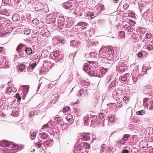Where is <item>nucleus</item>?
<instances>
[{"label": "nucleus", "instance_id": "nucleus-15", "mask_svg": "<svg viewBox=\"0 0 153 153\" xmlns=\"http://www.w3.org/2000/svg\"><path fill=\"white\" fill-rule=\"evenodd\" d=\"M82 148V145L79 144H76L74 149L77 151H80Z\"/></svg>", "mask_w": 153, "mask_h": 153}, {"label": "nucleus", "instance_id": "nucleus-29", "mask_svg": "<svg viewBox=\"0 0 153 153\" xmlns=\"http://www.w3.org/2000/svg\"><path fill=\"white\" fill-rule=\"evenodd\" d=\"M127 30L129 32H132L133 31L134 28L131 26H128L127 28Z\"/></svg>", "mask_w": 153, "mask_h": 153}, {"label": "nucleus", "instance_id": "nucleus-4", "mask_svg": "<svg viewBox=\"0 0 153 153\" xmlns=\"http://www.w3.org/2000/svg\"><path fill=\"white\" fill-rule=\"evenodd\" d=\"M16 91L15 88L12 87H8L6 88V93L7 94H13Z\"/></svg>", "mask_w": 153, "mask_h": 153}, {"label": "nucleus", "instance_id": "nucleus-52", "mask_svg": "<svg viewBox=\"0 0 153 153\" xmlns=\"http://www.w3.org/2000/svg\"><path fill=\"white\" fill-rule=\"evenodd\" d=\"M127 79V78L125 76H122L121 78V79L122 81L123 82L126 81V80Z\"/></svg>", "mask_w": 153, "mask_h": 153}, {"label": "nucleus", "instance_id": "nucleus-24", "mask_svg": "<svg viewBox=\"0 0 153 153\" xmlns=\"http://www.w3.org/2000/svg\"><path fill=\"white\" fill-rule=\"evenodd\" d=\"M126 69L124 66H120L119 67V70L121 72H123L125 71Z\"/></svg>", "mask_w": 153, "mask_h": 153}, {"label": "nucleus", "instance_id": "nucleus-18", "mask_svg": "<svg viewBox=\"0 0 153 153\" xmlns=\"http://www.w3.org/2000/svg\"><path fill=\"white\" fill-rule=\"evenodd\" d=\"M114 52L113 49L111 48H110L108 50L107 52V55L114 54Z\"/></svg>", "mask_w": 153, "mask_h": 153}, {"label": "nucleus", "instance_id": "nucleus-55", "mask_svg": "<svg viewBox=\"0 0 153 153\" xmlns=\"http://www.w3.org/2000/svg\"><path fill=\"white\" fill-rule=\"evenodd\" d=\"M83 93V91L82 89H80L78 92V95L79 96H80Z\"/></svg>", "mask_w": 153, "mask_h": 153}, {"label": "nucleus", "instance_id": "nucleus-60", "mask_svg": "<svg viewBox=\"0 0 153 153\" xmlns=\"http://www.w3.org/2000/svg\"><path fill=\"white\" fill-rule=\"evenodd\" d=\"M132 37L134 39H136L137 38V34L135 33H133L132 35Z\"/></svg>", "mask_w": 153, "mask_h": 153}, {"label": "nucleus", "instance_id": "nucleus-2", "mask_svg": "<svg viewBox=\"0 0 153 153\" xmlns=\"http://www.w3.org/2000/svg\"><path fill=\"white\" fill-rule=\"evenodd\" d=\"M44 7V5L41 3H38L35 6V9L36 11L41 10Z\"/></svg>", "mask_w": 153, "mask_h": 153}, {"label": "nucleus", "instance_id": "nucleus-51", "mask_svg": "<svg viewBox=\"0 0 153 153\" xmlns=\"http://www.w3.org/2000/svg\"><path fill=\"white\" fill-rule=\"evenodd\" d=\"M138 56L139 57L142 58L143 56V55L141 51H140L138 53Z\"/></svg>", "mask_w": 153, "mask_h": 153}, {"label": "nucleus", "instance_id": "nucleus-56", "mask_svg": "<svg viewBox=\"0 0 153 153\" xmlns=\"http://www.w3.org/2000/svg\"><path fill=\"white\" fill-rule=\"evenodd\" d=\"M38 20L37 19H35L32 20V23L33 24H36V23H38Z\"/></svg>", "mask_w": 153, "mask_h": 153}, {"label": "nucleus", "instance_id": "nucleus-61", "mask_svg": "<svg viewBox=\"0 0 153 153\" xmlns=\"http://www.w3.org/2000/svg\"><path fill=\"white\" fill-rule=\"evenodd\" d=\"M48 124H46L44 125L43 126L42 128H48Z\"/></svg>", "mask_w": 153, "mask_h": 153}, {"label": "nucleus", "instance_id": "nucleus-49", "mask_svg": "<svg viewBox=\"0 0 153 153\" xmlns=\"http://www.w3.org/2000/svg\"><path fill=\"white\" fill-rule=\"evenodd\" d=\"M70 108L69 106H67L64 107L63 108V112H67L69 110Z\"/></svg>", "mask_w": 153, "mask_h": 153}, {"label": "nucleus", "instance_id": "nucleus-62", "mask_svg": "<svg viewBox=\"0 0 153 153\" xmlns=\"http://www.w3.org/2000/svg\"><path fill=\"white\" fill-rule=\"evenodd\" d=\"M122 153H128V151L127 150H124L123 151Z\"/></svg>", "mask_w": 153, "mask_h": 153}, {"label": "nucleus", "instance_id": "nucleus-11", "mask_svg": "<svg viewBox=\"0 0 153 153\" xmlns=\"http://www.w3.org/2000/svg\"><path fill=\"white\" fill-rule=\"evenodd\" d=\"M95 7L99 11L101 12L103 10V5L98 4Z\"/></svg>", "mask_w": 153, "mask_h": 153}, {"label": "nucleus", "instance_id": "nucleus-42", "mask_svg": "<svg viewBox=\"0 0 153 153\" xmlns=\"http://www.w3.org/2000/svg\"><path fill=\"white\" fill-rule=\"evenodd\" d=\"M135 16L134 13L132 12H130L128 14V17H134Z\"/></svg>", "mask_w": 153, "mask_h": 153}, {"label": "nucleus", "instance_id": "nucleus-26", "mask_svg": "<svg viewBox=\"0 0 153 153\" xmlns=\"http://www.w3.org/2000/svg\"><path fill=\"white\" fill-rule=\"evenodd\" d=\"M83 69L84 71H86L90 69V67L88 65H86L83 67Z\"/></svg>", "mask_w": 153, "mask_h": 153}, {"label": "nucleus", "instance_id": "nucleus-46", "mask_svg": "<svg viewBox=\"0 0 153 153\" xmlns=\"http://www.w3.org/2000/svg\"><path fill=\"white\" fill-rule=\"evenodd\" d=\"M100 72L102 74H105L107 72V71L105 68H103L100 70Z\"/></svg>", "mask_w": 153, "mask_h": 153}, {"label": "nucleus", "instance_id": "nucleus-39", "mask_svg": "<svg viewBox=\"0 0 153 153\" xmlns=\"http://www.w3.org/2000/svg\"><path fill=\"white\" fill-rule=\"evenodd\" d=\"M50 22L52 23H55V17H52V18H51L49 20Z\"/></svg>", "mask_w": 153, "mask_h": 153}, {"label": "nucleus", "instance_id": "nucleus-63", "mask_svg": "<svg viewBox=\"0 0 153 153\" xmlns=\"http://www.w3.org/2000/svg\"><path fill=\"white\" fill-rule=\"evenodd\" d=\"M19 56H23V57H25V54L24 53H21L19 54Z\"/></svg>", "mask_w": 153, "mask_h": 153}, {"label": "nucleus", "instance_id": "nucleus-16", "mask_svg": "<svg viewBox=\"0 0 153 153\" xmlns=\"http://www.w3.org/2000/svg\"><path fill=\"white\" fill-rule=\"evenodd\" d=\"M83 147L86 149H89L90 148V145L87 143H83Z\"/></svg>", "mask_w": 153, "mask_h": 153}, {"label": "nucleus", "instance_id": "nucleus-45", "mask_svg": "<svg viewBox=\"0 0 153 153\" xmlns=\"http://www.w3.org/2000/svg\"><path fill=\"white\" fill-rule=\"evenodd\" d=\"M109 120L111 123H113L115 121L114 117L111 116L109 117Z\"/></svg>", "mask_w": 153, "mask_h": 153}, {"label": "nucleus", "instance_id": "nucleus-57", "mask_svg": "<svg viewBox=\"0 0 153 153\" xmlns=\"http://www.w3.org/2000/svg\"><path fill=\"white\" fill-rule=\"evenodd\" d=\"M87 15L89 17L91 16V18H92V16H94V15L93 13H91V12H88L87 14Z\"/></svg>", "mask_w": 153, "mask_h": 153}, {"label": "nucleus", "instance_id": "nucleus-40", "mask_svg": "<svg viewBox=\"0 0 153 153\" xmlns=\"http://www.w3.org/2000/svg\"><path fill=\"white\" fill-rule=\"evenodd\" d=\"M104 114L100 113L99 114V118L100 120L103 119L104 117Z\"/></svg>", "mask_w": 153, "mask_h": 153}, {"label": "nucleus", "instance_id": "nucleus-13", "mask_svg": "<svg viewBox=\"0 0 153 153\" xmlns=\"http://www.w3.org/2000/svg\"><path fill=\"white\" fill-rule=\"evenodd\" d=\"M19 70L20 72H22L26 69V66L24 64H21L19 66Z\"/></svg>", "mask_w": 153, "mask_h": 153}, {"label": "nucleus", "instance_id": "nucleus-37", "mask_svg": "<svg viewBox=\"0 0 153 153\" xmlns=\"http://www.w3.org/2000/svg\"><path fill=\"white\" fill-rule=\"evenodd\" d=\"M120 37L124 38L125 37V33L123 31H121L120 33Z\"/></svg>", "mask_w": 153, "mask_h": 153}, {"label": "nucleus", "instance_id": "nucleus-32", "mask_svg": "<svg viewBox=\"0 0 153 153\" xmlns=\"http://www.w3.org/2000/svg\"><path fill=\"white\" fill-rule=\"evenodd\" d=\"M34 145L36 147L38 148H40L42 146V144L40 142L35 143H34Z\"/></svg>", "mask_w": 153, "mask_h": 153}, {"label": "nucleus", "instance_id": "nucleus-20", "mask_svg": "<svg viewBox=\"0 0 153 153\" xmlns=\"http://www.w3.org/2000/svg\"><path fill=\"white\" fill-rule=\"evenodd\" d=\"M106 147V145L105 144H102L101 147L100 152L102 153L104 152L105 148Z\"/></svg>", "mask_w": 153, "mask_h": 153}, {"label": "nucleus", "instance_id": "nucleus-38", "mask_svg": "<svg viewBox=\"0 0 153 153\" xmlns=\"http://www.w3.org/2000/svg\"><path fill=\"white\" fill-rule=\"evenodd\" d=\"M48 134L45 133H43L42 135V138L45 139H46L48 137Z\"/></svg>", "mask_w": 153, "mask_h": 153}, {"label": "nucleus", "instance_id": "nucleus-36", "mask_svg": "<svg viewBox=\"0 0 153 153\" xmlns=\"http://www.w3.org/2000/svg\"><path fill=\"white\" fill-rule=\"evenodd\" d=\"M129 24L131 25H133L135 24H136V22L134 20L130 19L129 21Z\"/></svg>", "mask_w": 153, "mask_h": 153}, {"label": "nucleus", "instance_id": "nucleus-31", "mask_svg": "<svg viewBox=\"0 0 153 153\" xmlns=\"http://www.w3.org/2000/svg\"><path fill=\"white\" fill-rule=\"evenodd\" d=\"M152 35L151 33H148L146 34V39H149L152 37Z\"/></svg>", "mask_w": 153, "mask_h": 153}, {"label": "nucleus", "instance_id": "nucleus-41", "mask_svg": "<svg viewBox=\"0 0 153 153\" xmlns=\"http://www.w3.org/2000/svg\"><path fill=\"white\" fill-rule=\"evenodd\" d=\"M4 153H14V152L12 150L9 149L4 150Z\"/></svg>", "mask_w": 153, "mask_h": 153}, {"label": "nucleus", "instance_id": "nucleus-47", "mask_svg": "<svg viewBox=\"0 0 153 153\" xmlns=\"http://www.w3.org/2000/svg\"><path fill=\"white\" fill-rule=\"evenodd\" d=\"M92 121L94 123L95 122L97 121V117L96 116L94 115L92 117Z\"/></svg>", "mask_w": 153, "mask_h": 153}, {"label": "nucleus", "instance_id": "nucleus-12", "mask_svg": "<svg viewBox=\"0 0 153 153\" xmlns=\"http://www.w3.org/2000/svg\"><path fill=\"white\" fill-rule=\"evenodd\" d=\"M52 141L50 140H48L44 142V145H45L46 147L50 146L52 145Z\"/></svg>", "mask_w": 153, "mask_h": 153}, {"label": "nucleus", "instance_id": "nucleus-25", "mask_svg": "<svg viewBox=\"0 0 153 153\" xmlns=\"http://www.w3.org/2000/svg\"><path fill=\"white\" fill-rule=\"evenodd\" d=\"M53 56L57 58L59 56V54L58 51H55L53 53Z\"/></svg>", "mask_w": 153, "mask_h": 153}, {"label": "nucleus", "instance_id": "nucleus-34", "mask_svg": "<svg viewBox=\"0 0 153 153\" xmlns=\"http://www.w3.org/2000/svg\"><path fill=\"white\" fill-rule=\"evenodd\" d=\"M24 33L26 35H28L30 34V30L29 29H26L24 31Z\"/></svg>", "mask_w": 153, "mask_h": 153}, {"label": "nucleus", "instance_id": "nucleus-64", "mask_svg": "<svg viewBox=\"0 0 153 153\" xmlns=\"http://www.w3.org/2000/svg\"><path fill=\"white\" fill-rule=\"evenodd\" d=\"M58 39L59 40V41L61 42H63L64 41V40L62 39L61 38H59Z\"/></svg>", "mask_w": 153, "mask_h": 153}, {"label": "nucleus", "instance_id": "nucleus-22", "mask_svg": "<svg viewBox=\"0 0 153 153\" xmlns=\"http://www.w3.org/2000/svg\"><path fill=\"white\" fill-rule=\"evenodd\" d=\"M89 118L88 116H85L84 118V120L85 122L84 124L85 125H87Z\"/></svg>", "mask_w": 153, "mask_h": 153}, {"label": "nucleus", "instance_id": "nucleus-58", "mask_svg": "<svg viewBox=\"0 0 153 153\" xmlns=\"http://www.w3.org/2000/svg\"><path fill=\"white\" fill-rule=\"evenodd\" d=\"M36 63H33L30 65V67L33 69L36 66Z\"/></svg>", "mask_w": 153, "mask_h": 153}, {"label": "nucleus", "instance_id": "nucleus-28", "mask_svg": "<svg viewBox=\"0 0 153 153\" xmlns=\"http://www.w3.org/2000/svg\"><path fill=\"white\" fill-rule=\"evenodd\" d=\"M145 111L144 110H141L138 111L136 112V114L138 115H142L144 114Z\"/></svg>", "mask_w": 153, "mask_h": 153}, {"label": "nucleus", "instance_id": "nucleus-21", "mask_svg": "<svg viewBox=\"0 0 153 153\" xmlns=\"http://www.w3.org/2000/svg\"><path fill=\"white\" fill-rule=\"evenodd\" d=\"M36 133L35 132H33L30 135V138L32 140H34L36 138Z\"/></svg>", "mask_w": 153, "mask_h": 153}, {"label": "nucleus", "instance_id": "nucleus-48", "mask_svg": "<svg viewBox=\"0 0 153 153\" xmlns=\"http://www.w3.org/2000/svg\"><path fill=\"white\" fill-rule=\"evenodd\" d=\"M147 48L149 51H151L153 49V45H149L147 47Z\"/></svg>", "mask_w": 153, "mask_h": 153}, {"label": "nucleus", "instance_id": "nucleus-44", "mask_svg": "<svg viewBox=\"0 0 153 153\" xmlns=\"http://www.w3.org/2000/svg\"><path fill=\"white\" fill-rule=\"evenodd\" d=\"M97 123V125H100L101 126L103 127L105 126L104 120L100 122V123H99L98 122Z\"/></svg>", "mask_w": 153, "mask_h": 153}, {"label": "nucleus", "instance_id": "nucleus-6", "mask_svg": "<svg viewBox=\"0 0 153 153\" xmlns=\"http://www.w3.org/2000/svg\"><path fill=\"white\" fill-rule=\"evenodd\" d=\"M147 146V142L145 140L142 141L139 143V146L142 148H146Z\"/></svg>", "mask_w": 153, "mask_h": 153}, {"label": "nucleus", "instance_id": "nucleus-33", "mask_svg": "<svg viewBox=\"0 0 153 153\" xmlns=\"http://www.w3.org/2000/svg\"><path fill=\"white\" fill-rule=\"evenodd\" d=\"M139 31L141 33L143 34L146 32V30L144 28H140Z\"/></svg>", "mask_w": 153, "mask_h": 153}, {"label": "nucleus", "instance_id": "nucleus-9", "mask_svg": "<svg viewBox=\"0 0 153 153\" xmlns=\"http://www.w3.org/2000/svg\"><path fill=\"white\" fill-rule=\"evenodd\" d=\"M65 7L66 9H68L70 8L72 5V3L71 2L68 1L64 4Z\"/></svg>", "mask_w": 153, "mask_h": 153}, {"label": "nucleus", "instance_id": "nucleus-3", "mask_svg": "<svg viewBox=\"0 0 153 153\" xmlns=\"http://www.w3.org/2000/svg\"><path fill=\"white\" fill-rule=\"evenodd\" d=\"M50 32L47 29H44L42 30L41 35L45 37H48L49 35Z\"/></svg>", "mask_w": 153, "mask_h": 153}, {"label": "nucleus", "instance_id": "nucleus-7", "mask_svg": "<svg viewBox=\"0 0 153 153\" xmlns=\"http://www.w3.org/2000/svg\"><path fill=\"white\" fill-rule=\"evenodd\" d=\"M129 136L128 134H125L124 135L123 138L119 141L121 144H124L125 143L128 139Z\"/></svg>", "mask_w": 153, "mask_h": 153}, {"label": "nucleus", "instance_id": "nucleus-50", "mask_svg": "<svg viewBox=\"0 0 153 153\" xmlns=\"http://www.w3.org/2000/svg\"><path fill=\"white\" fill-rule=\"evenodd\" d=\"M54 120L55 122L57 123H59L60 122V120L59 118L58 117L55 118Z\"/></svg>", "mask_w": 153, "mask_h": 153}, {"label": "nucleus", "instance_id": "nucleus-10", "mask_svg": "<svg viewBox=\"0 0 153 153\" xmlns=\"http://www.w3.org/2000/svg\"><path fill=\"white\" fill-rule=\"evenodd\" d=\"M25 45L22 43L19 44L16 48V50L18 52H20L22 51V48L24 47Z\"/></svg>", "mask_w": 153, "mask_h": 153}, {"label": "nucleus", "instance_id": "nucleus-30", "mask_svg": "<svg viewBox=\"0 0 153 153\" xmlns=\"http://www.w3.org/2000/svg\"><path fill=\"white\" fill-rule=\"evenodd\" d=\"M15 97L18 99V102H19L20 101L21 98V97L19 96V94L18 93L16 94L15 95Z\"/></svg>", "mask_w": 153, "mask_h": 153}, {"label": "nucleus", "instance_id": "nucleus-5", "mask_svg": "<svg viewBox=\"0 0 153 153\" xmlns=\"http://www.w3.org/2000/svg\"><path fill=\"white\" fill-rule=\"evenodd\" d=\"M81 139L82 140L84 141L89 140L90 139L89 134L85 133H82Z\"/></svg>", "mask_w": 153, "mask_h": 153}, {"label": "nucleus", "instance_id": "nucleus-59", "mask_svg": "<svg viewBox=\"0 0 153 153\" xmlns=\"http://www.w3.org/2000/svg\"><path fill=\"white\" fill-rule=\"evenodd\" d=\"M112 149L111 148L108 149L106 151L105 153H112Z\"/></svg>", "mask_w": 153, "mask_h": 153}, {"label": "nucleus", "instance_id": "nucleus-8", "mask_svg": "<svg viewBox=\"0 0 153 153\" xmlns=\"http://www.w3.org/2000/svg\"><path fill=\"white\" fill-rule=\"evenodd\" d=\"M9 143L8 141H2L0 142V146L3 147H7L9 146Z\"/></svg>", "mask_w": 153, "mask_h": 153}, {"label": "nucleus", "instance_id": "nucleus-27", "mask_svg": "<svg viewBox=\"0 0 153 153\" xmlns=\"http://www.w3.org/2000/svg\"><path fill=\"white\" fill-rule=\"evenodd\" d=\"M88 74L89 75L91 76H96V74H95V72L94 71H89L88 72Z\"/></svg>", "mask_w": 153, "mask_h": 153}, {"label": "nucleus", "instance_id": "nucleus-54", "mask_svg": "<svg viewBox=\"0 0 153 153\" xmlns=\"http://www.w3.org/2000/svg\"><path fill=\"white\" fill-rule=\"evenodd\" d=\"M129 7V5L127 4H124L123 5V8L125 9V10H126Z\"/></svg>", "mask_w": 153, "mask_h": 153}, {"label": "nucleus", "instance_id": "nucleus-43", "mask_svg": "<svg viewBox=\"0 0 153 153\" xmlns=\"http://www.w3.org/2000/svg\"><path fill=\"white\" fill-rule=\"evenodd\" d=\"M12 148L13 149L12 150H16L18 149L19 146L17 145L13 144L12 147Z\"/></svg>", "mask_w": 153, "mask_h": 153}, {"label": "nucleus", "instance_id": "nucleus-17", "mask_svg": "<svg viewBox=\"0 0 153 153\" xmlns=\"http://www.w3.org/2000/svg\"><path fill=\"white\" fill-rule=\"evenodd\" d=\"M108 59L110 61H113L114 58V54L107 55Z\"/></svg>", "mask_w": 153, "mask_h": 153}, {"label": "nucleus", "instance_id": "nucleus-1", "mask_svg": "<svg viewBox=\"0 0 153 153\" xmlns=\"http://www.w3.org/2000/svg\"><path fill=\"white\" fill-rule=\"evenodd\" d=\"M64 19L62 17H59L58 20V27L61 29L63 28L64 25Z\"/></svg>", "mask_w": 153, "mask_h": 153}, {"label": "nucleus", "instance_id": "nucleus-14", "mask_svg": "<svg viewBox=\"0 0 153 153\" xmlns=\"http://www.w3.org/2000/svg\"><path fill=\"white\" fill-rule=\"evenodd\" d=\"M39 33L36 31H33L32 33V37L33 38H36L39 36Z\"/></svg>", "mask_w": 153, "mask_h": 153}, {"label": "nucleus", "instance_id": "nucleus-19", "mask_svg": "<svg viewBox=\"0 0 153 153\" xmlns=\"http://www.w3.org/2000/svg\"><path fill=\"white\" fill-rule=\"evenodd\" d=\"M26 53L28 54H30L32 53V50L30 48H27L25 49Z\"/></svg>", "mask_w": 153, "mask_h": 153}, {"label": "nucleus", "instance_id": "nucleus-35", "mask_svg": "<svg viewBox=\"0 0 153 153\" xmlns=\"http://www.w3.org/2000/svg\"><path fill=\"white\" fill-rule=\"evenodd\" d=\"M151 130V129L150 128H147L146 130V133L148 135L152 134V132H150Z\"/></svg>", "mask_w": 153, "mask_h": 153}, {"label": "nucleus", "instance_id": "nucleus-53", "mask_svg": "<svg viewBox=\"0 0 153 153\" xmlns=\"http://www.w3.org/2000/svg\"><path fill=\"white\" fill-rule=\"evenodd\" d=\"M150 103L151 105L150 106L149 108L150 110L152 109L153 108V100H152L150 101Z\"/></svg>", "mask_w": 153, "mask_h": 153}, {"label": "nucleus", "instance_id": "nucleus-23", "mask_svg": "<svg viewBox=\"0 0 153 153\" xmlns=\"http://www.w3.org/2000/svg\"><path fill=\"white\" fill-rule=\"evenodd\" d=\"M78 25L82 27H84L87 25L86 23L83 22H80L78 23Z\"/></svg>", "mask_w": 153, "mask_h": 153}]
</instances>
